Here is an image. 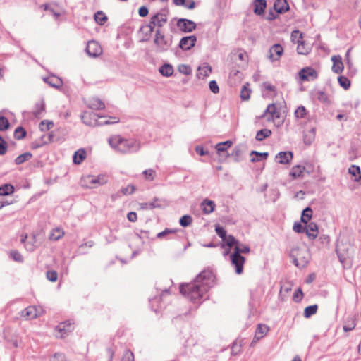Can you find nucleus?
<instances>
[{"mask_svg":"<svg viewBox=\"0 0 361 361\" xmlns=\"http://www.w3.org/2000/svg\"><path fill=\"white\" fill-rule=\"evenodd\" d=\"M26 135V131L23 127H18L14 131V137L17 140H21Z\"/></svg>","mask_w":361,"mask_h":361,"instance_id":"a18cd8bd","label":"nucleus"},{"mask_svg":"<svg viewBox=\"0 0 361 361\" xmlns=\"http://www.w3.org/2000/svg\"><path fill=\"white\" fill-rule=\"evenodd\" d=\"M231 261L233 266L235 267V273L240 274L243 271V265L245 262V259L241 255H238V252H233L231 255Z\"/></svg>","mask_w":361,"mask_h":361,"instance_id":"6e6552de","label":"nucleus"},{"mask_svg":"<svg viewBox=\"0 0 361 361\" xmlns=\"http://www.w3.org/2000/svg\"><path fill=\"white\" fill-rule=\"evenodd\" d=\"M215 231H216L217 235L223 240H226V231H225V229L223 227H221L220 226H216Z\"/></svg>","mask_w":361,"mask_h":361,"instance_id":"4d7b16f0","label":"nucleus"},{"mask_svg":"<svg viewBox=\"0 0 361 361\" xmlns=\"http://www.w3.org/2000/svg\"><path fill=\"white\" fill-rule=\"evenodd\" d=\"M173 68L171 64L166 63L159 68V72L163 76L169 77L173 73Z\"/></svg>","mask_w":361,"mask_h":361,"instance_id":"c85d7f7f","label":"nucleus"},{"mask_svg":"<svg viewBox=\"0 0 361 361\" xmlns=\"http://www.w3.org/2000/svg\"><path fill=\"white\" fill-rule=\"evenodd\" d=\"M135 190V187L133 185H128L126 187L122 188L121 192L123 195H128L132 194Z\"/></svg>","mask_w":361,"mask_h":361,"instance_id":"13d9d810","label":"nucleus"},{"mask_svg":"<svg viewBox=\"0 0 361 361\" xmlns=\"http://www.w3.org/2000/svg\"><path fill=\"white\" fill-rule=\"evenodd\" d=\"M306 109L303 106H299L295 111V116L298 118H302L306 115Z\"/></svg>","mask_w":361,"mask_h":361,"instance_id":"864d4df0","label":"nucleus"},{"mask_svg":"<svg viewBox=\"0 0 361 361\" xmlns=\"http://www.w3.org/2000/svg\"><path fill=\"white\" fill-rule=\"evenodd\" d=\"M112 148L122 154L137 152L140 149V143L135 139H125L120 135H114L109 139Z\"/></svg>","mask_w":361,"mask_h":361,"instance_id":"f03ea898","label":"nucleus"},{"mask_svg":"<svg viewBox=\"0 0 361 361\" xmlns=\"http://www.w3.org/2000/svg\"><path fill=\"white\" fill-rule=\"evenodd\" d=\"M226 245L229 247H231L233 245L236 246L237 245H238V240H236V239L233 235H228V237H226Z\"/></svg>","mask_w":361,"mask_h":361,"instance_id":"0e129e2a","label":"nucleus"},{"mask_svg":"<svg viewBox=\"0 0 361 361\" xmlns=\"http://www.w3.org/2000/svg\"><path fill=\"white\" fill-rule=\"evenodd\" d=\"M356 326L355 319H351L350 321H348L346 324L343 326V330L345 331H350L353 330Z\"/></svg>","mask_w":361,"mask_h":361,"instance_id":"e2e57ef3","label":"nucleus"},{"mask_svg":"<svg viewBox=\"0 0 361 361\" xmlns=\"http://www.w3.org/2000/svg\"><path fill=\"white\" fill-rule=\"evenodd\" d=\"M14 192V188L11 184H4L0 186V195L5 196L12 194Z\"/></svg>","mask_w":361,"mask_h":361,"instance_id":"e433bc0d","label":"nucleus"},{"mask_svg":"<svg viewBox=\"0 0 361 361\" xmlns=\"http://www.w3.org/2000/svg\"><path fill=\"white\" fill-rule=\"evenodd\" d=\"M87 114L82 115L81 118L83 123L87 126H103V125H109L113 123H117L119 122V118L117 117H110L109 119L105 120L104 121H99L98 118H102L104 116H99L96 113H92L90 114L89 116L90 118H92L94 120V122L92 121H87L85 119L87 118Z\"/></svg>","mask_w":361,"mask_h":361,"instance_id":"39448f33","label":"nucleus"},{"mask_svg":"<svg viewBox=\"0 0 361 361\" xmlns=\"http://www.w3.org/2000/svg\"><path fill=\"white\" fill-rule=\"evenodd\" d=\"M122 361H134V354L130 350H125Z\"/></svg>","mask_w":361,"mask_h":361,"instance_id":"5fc2aeb1","label":"nucleus"},{"mask_svg":"<svg viewBox=\"0 0 361 361\" xmlns=\"http://www.w3.org/2000/svg\"><path fill=\"white\" fill-rule=\"evenodd\" d=\"M251 159H250V161L251 162H257V161H259L262 159H267V158L269 156V153L268 152H258L257 151H252L250 154Z\"/></svg>","mask_w":361,"mask_h":361,"instance_id":"a878e982","label":"nucleus"},{"mask_svg":"<svg viewBox=\"0 0 361 361\" xmlns=\"http://www.w3.org/2000/svg\"><path fill=\"white\" fill-rule=\"evenodd\" d=\"M250 249L249 246L244 245H240L239 243H238V245H237L235 247V249H234V252H238V255H240L241 253H243V254L248 253L250 252Z\"/></svg>","mask_w":361,"mask_h":361,"instance_id":"09e8293b","label":"nucleus"},{"mask_svg":"<svg viewBox=\"0 0 361 361\" xmlns=\"http://www.w3.org/2000/svg\"><path fill=\"white\" fill-rule=\"evenodd\" d=\"M338 81L339 85L345 90H348L350 86V81L345 76H339L338 78Z\"/></svg>","mask_w":361,"mask_h":361,"instance_id":"79ce46f5","label":"nucleus"},{"mask_svg":"<svg viewBox=\"0 0 361 361\" xmlns=\"http://www.w3.org/2000/svg\"><path fill=\"white\" fill-rule=\"evenodd\" d=\"M274 9L277 13H284L290 9V6L286 0H276Z\"/></svg>","mask_w":361,"mask_h":361,"instance_id":"f3484780","label":"nucleus"},{"mask_svg":"<svg viewBox=\"0 0 361 361\" xmlns=\"http://www.w3.org/2000/svg\"><path fill=\"white\" fill-rule=\"evenodd\" d=\"M250 90L245 85L243 87L240 91V97L242 100L246 101L248 100L250 97Z\"/></svg>","mask_w":361,"mask_h":361,"instance_id":"3c124183","label":"nucleus"},{"mask_svg":"<svg viewBox=\"0 0 361 361\" xmlns=\"http://www.w3.org/2000/svg\"><path fill=\"white\" fill-rule=\"evenodd\" d=\"M244 152L245 146L238 145L235 147L231 153V156L235 162H239L242 160V155Z\"/></svg>","mask_w":361,"mask_h":361,"instance_id":"b1692460","label":"nucleus"},{"mask_svg":"<svg viewBox=\"0 0 361 361\" xmlns=\"http://www.w3.org/2000/svg\"><path fill=\"white\" fill-rule=\"evenodd\" d=\"M293 231L298 233H304L305 226L304 227L300 223L295 222L293 225Z\"/></svg>","mask_w":361,"mask_h":361,"instance_id":"338daca9","label":"nucleus"},{"mask_svg":"<svg viewBox=\"0 0 361 361\" xmlns=\"http://www.w3.org/2000/svg\"><path fill=\"white\" fill-rule=\"evenodd\" d=\"M305 169V166L296 165L292 168L290 172V175L294 178L301 177L302 176V173L304 172Z\"/></svg>","mask_w":361,"mask_h":361,"instance_id":"7c9ffc66","label":"nucleus"},{"mask_svg":"<svg viewBox=\"0 0 361 361\" xmlns=\"http://www.w3.org/2000/svg\"><path fill=\"white\" fill-rule=\"evenodd\" d=\"M45 110V104L43 100L36 103L35 109L33 112L34 116L36 118H39L41 114Z\"/></svg>","mask_w":361,"mask_h":361,"instance_id":"4c0bfd02","label":"nucleus"},{"mask_svg":"<svg viewBox=\"0 0 361 361\" xmlns=\"http://www.w3.org/2000/svg\"><path fill=\"white\" fill-rule=\"evenodd\" d=\"M312 216V209L310 207H306L303 209L301 215V221L305 224H308Z\"/></svg>","mask_w":361,"mask_h":361,"instance_id":"72a5a7b5","label":"nucleus"},{"mask_svg":"<svg viewBox=\"0 0 361 361\" xmlns=\"http://www.w3.org/2000/svg\"><path fill=\"white\" fill-rule=\"evenodd\" d=\"M233 142L230 140H227L224 142L217 143L215 146L216 149L219 153L226 152L229 147H231Z\"/></svg>","mask_w":361,"mask_h":361,"instance_id":"f704fd0d","label":"nucleus"},{"mask_svg":"<svg viewBox=\"0 0 361 361\" xmlns=\"http://www.w3.org/2000/svg\"><path fill=\"white\" fill-rule=\"evenodd\" d=\"M314 97L321 102L326 103L328 102V96L322 90H318L314 93Z\"/></svg>","mask_w":361,"mask_h":361,"instance_id":"37998d69","label":"nucleus"},{"mask_svg":"<svg viewBox=\"0 0 361 361\" xmlns=\"http://www.w3.org/2000/svg\"><path fill=\"white\" fill-rule=\"evenodd\" d=\"M293 154L291 152H281L278 153L276 158H279V163L282 164H288L293 159Z\"/></svg>","mask_w":361,"mask_h":361,"instance_id":"5701e85b","label":"nucleus"},{"mask_svg":"<svg viewBox=\"0 0 361 361\" xmlns=\"http://www.w3.org/2000/svg\"><path fill=\"white\" fill-rule=\"evenodd\" d=\"M145 178L147 180H153L155 178L156 171L152 169H146L142 172Z\"/></svg>","mask_w":361,"mask_h":361,"instance_id":"de8ad7c7","label":"nucleus"},{"mask_svg":"<svg viewBox=\"0 0 361 361\" xmlns=\"http://www.w3.org/2000/svg\"><path fill=\"white\" fill-rule=\"evenodd\" d=\"M269 53L271 61H278L283 54V48L280 44H275L270 47Z\"/></svg>","mask_w":361,"mask_h":361,"instance_id":"ddd939ff","label":"nucleus"},{"mask_svg":"<svg viewBox=\"0 0 361 361\" xmlns=\"http://www.w3.org/2000/svg\"><path fill=\"white\" fill-rule=\"evenodd\" d=\"M178 70L180 73H182L186 75L190 74V73H191L190 68L188 66L185 65V64L180 65L178 67Z\"/></svg>","mask_w":361,"mask_h":361,"instance_id":"774afa93","label":"nucleus"},{"mask_svg":"<svg viewBox=\"0 0 361 361\" xmlns=\"http://www.w3.org/2000/svg\"><path fill=\"white\" fill-rule=\"evenodd\" d=\"M8 145L6 142L0 136V155H4L7 152Z\"/></svg>","mask_w":361,"mask_h":361,"instance_id":"bf43d9fd","label":"nucleus"},{"mask_svg":"<svg viewBox=\"0 0 361 361\" xmlns=\"http://www.w3.org/2000/svg\"><path fill=\"white\" fill-rule=\"evenodd\" d=\"M197 38L195 35L186 36L183 37L179 42V47L184 50H190L195 45Z\"/></svg>","mask_w":361,"mask_h":361,"instance_id":"4468645a","label":"nucleus"},{"mask_svg":"<svg viewBox=\"0 0 361 361\" xmlns=\"http://www.w3.org/2000/svg\"><path fill=\"white\" fill-rule=\"evenodd\" d=\"M64 235V231L60 228L53 229L49 234V239L51 240H58Z\"/></svg>","mask_w":361,"mask_h":361,"instance_id":"2f4dec72","label":"nucleus"},{"mask_svg":"<svg viewBox=\"0 0 361 361\" xmlns=\"http://www.w3.org/2000/svg\"><path fill=\"white\" fill-rule=\"evenodd\" d=\"M348 173L355 176V181L358 182L361 180V171L360 166L357 165H351L348 169Z\"/></svg>","mask_w":361,"mask_h":361,"instance_id":"cd10ccee","label":"nucleus"},{"mask_svg":"<svg viewBox=\"0 0 361 361\" xmlns=\"http://www.w3.org/2000/svg\"><path fill=\"white\" fill-rule=\"evenodd\" d=\"M291 40L298 44V39L302 40V34L299 30H294L291 33Z\"/></svg>","mask_w":361,"mask_h":361,"instance_id":"6e6d98bb","label":"nucleus"},{"mask_svg":"<svg viewBox=\"0 0 361 361\" xmlns=\"http://www.w3.org/2000/svg\"><path fill=\"white\" fill-rule=\"evenodd\" d=\"M317 309H318L317 305H312L307 306V307L305 308L304 317L305 318L310 317L313 314H316Z\"/></svg>","mask_w":361,"mask_h":361,"instance_id":"58836bf2","label":"nucleus"},{"mask_svg":"<svg viewBox=\"0 0 361 361\" xmlns=\"http://www.w3.org/2000/svg\"><path fill=\"white\" fill-rule=\"evenodd\" d=\"M39 315V310L35 306H30L21 311V317L26 319H33Z\"/></svg>","mask_w":361,"mask_h":361,"instance_id":"dca6fc26","label":"nucleus"},{"mask_svg":"<svg viewBox=\"0 0 361 361\" xmlns=\"http://www.w3.org/2000/svg\"><path fill=\"white\" fill-rule=\"evenodd\" d=\"M309 252L306 248L295 247L291 250L290 256L294 264L299 267H305L309 262Z\"/></svg>","mask_w":361,"mask_h":361,"instance_id":"20e7f679","label":"nucleus"},{"mask_svg":"<svg viewBox=\"0 0 361 361\" xmlns=\"http://www.w3.org/2000/svg\"><path fill=\"white\" fill-rule=\"evenodd\" d=\"M192 221V219L190 215H184L180 219L179 223L183 227H187L191 224Z\"/></svg>","mask_w":361,"mask_h":361,"instance_id":"49530a36","label":"nucleus"},{"mask_svg":"<svg viewBox=\"0 0 361 361\" xmlns=\"http://www.w3.org/2000/svg\"><path fill=\"white\" fill-rule=\"evenodd\" d=\"M297 51L299 54H307L308 53V49L305 47L303 41L298 39Z\"/></svg>","mask_w":361,"mask_h":361,"instance_id":"8fccbe9b","label":"nucleus"},{"mask_svg":"<svg viewBox=\"0 0 361 361\" xmlns=\"http://www.w3.org/2000/svg\"><path fill=\"white\" fill-rule=\"evenodd\" d=\"M86 157V152L84 149H80L74 153L73 162L76 164H81Z\"/></svg>","mask_w":361,"mask_h":361,"instance_id":"bb28decb","label":"nucleus"},{"mask_svg":"<svg viewBox=\"0 0 361 361\" xmlns=\"http://www.w3.org/2000/svg\"><path fill=\"white\" fill-rule=\"evenodd\" d=\"M32 157V154L30 152L23 153L19 156H18L15 159V163L17 165L21 164L25 161L29 160Z\"/></svg>","mask_w":361,"mask_h":361,"instance_id":"ea45409f","label":"nucleus"},{"mask_svg":"<svg viewBox=\"0 0 361 361\" xmlns=\"http://www.w3.org/2000/svg\"><path fill=\"white\" fill-rule=\"evenodd\" d=\"M300 78L304 81L314 80L318 77L317 71L312 67H305L299 72Z\"/></svg>","mask_w":361,"mask_h":361,"instance_id":"9b49d317","label":"nucleus"},{"mask_svg":"<svg viewBox=\"0 0 361 361\" xmlns=\"http://www.w3.org/2000/svg\"><path fill=\"white\" fill-rule=\"evenodd\" d=\"M11 256L13 259L16 262H22L23 261V257L20 252L16 250H13L11 252Z\"/></svg>","mask_w":361,"mask_h":361,"instance_id":"680f3d73","label":"nucleus"},{"mask_svg":"<svg viewBox=\"0 0 361 361\" xmlns=\"http://www.w3.org/2000/svg\"><path fill=\"white\" fill-rule=\"evenodd\" d=\"M53 126L54 123L52 121L44 120L39 123V128L42 131H47L51 128Z\"/></svg>","mask_w":361,"mask_h":361,"instance_id":"c03bdc74","label":"nucleus"},{"mask_svg":"<svg viewBox=\"0 0 361 361\" xmlns=\"http://www.w3.org/2000/svg\"><path fill=\"white\" fill-rule=\"evenodd\" d=\"M94 20L99 25H104L107 20V17L102 11H98L94 14Z\"/></svg>","mask_w":361,"mask_h":361,"instance_id":"a19ab883","label":"nucleus"},{"mask_svg":"<svg viewBox=\"0 0 361 361\" xmlns=\"http://www.w3.org/2000/svg\"><path fill=\"white\" fill-rule=\"evenodd\" d=\"M215 208V203L214 201L205 199L201 203V209L204 214H209L212 213Z\"/></svg>","mask_w":361,"mask_h":361,"instance_id":"4be33fe9","label":"nucleus"},{"mask_svg":"<svg viewBox=\"0 0 361 361\" xmlns=\"http://www.w3.org/2000/svg\"><path fill=\"white\" fill-rule=\"evenodd\" d=\"M159 200L154 198L152 202L141 203L140 207L143 209H152L154 208L161 207V205L157 203Z\"/></svg>","mask_w":361,"mask_h":361,"instance_id":"c9c22d12","label":"nucleus"},{"mask_svg":"<svg viewBox=\"0 0 361 361\" xmlns=\"http://www.w3.org/2000/svg\"><path fill=\"white\" fill-rule=\"evenodd\" d=\"M269 328L267 326L264 324H258L256 329L255 339L259 340L262 338L268 331Z\"/></svg>","mask_w":361,"mask_h":361,"instance_id":"c756f323","label":"nucleus"},{"mask_svg":"<svg viewBox=\"0 0 361 361\" xmlns=\"http://www.w3.org/2000/svg\"><path fill=\"white\" fill-rule=\"evenodd\" d=\"M43 80L47 83L49 86L59 89L63 85V81L60 78L51 75L47 78H44Z\"/></svg>","mask_w":361,"mask_h":361,"instance_id":"412c9836","label":"nucleus"},{"mask_svg":"<svg viewBox=\"0 0 361 361\" xmlns=\"http://www.w3.org/2000/svg\"><path fill=\"white\" fill-rule=\"evenodd\" d=\"M73 329V325L70 322H62L56 327V331L59 333L56 336L61 338H64L66 335H67L68 333L71 332Z\"/></svg>","mask_w":361,"mask_h":361,"instance_id":"2eb2a0df","label":"nucleus"},{"mask_svg":"<svg viewBox=\"0 0 361 361\" xmlns=\"http://www.w3.org/2000/svg\"><path fill=\"white\" fill-rule=\"evenodd\" d=\"M331 61H333V72L337 74L341 73L343 70V63L341 57L339 55L333 56L331 57Z\"/></svg>","mask_w":361,"mask_h":361,"instance_id":"aec40b11","label":"nucleus"},{"mask_svg":"<svg viewBox=\"0 0 361 361\" xmlns=\"http://www.w3.org/2000/svg\"><path fill=\"white\" fill-rule=\"evenodd\" d=\"M86 52L90 56L97 57L102 54V50L98 42L92 40L87 43Z\"/></svg>","mask_w":361,"mask_h":361,"instance_id":"f8f14e48","label":"nucleus"},{"mask_svg":"<svg viewBox=\"0 0 361 361\" xmlns=\"http://www.w3.org/2000/svg\"><path fill=\"white\" fill-rule=\"evenodd\" d=\"M214 276L210 269H204L190 283L181 284L180 292L194 303H198L214 285Z\"/></svg>","mask_w":361,"mask_h":361,"instance_id":"f257e3e1","label":"nucleus"},{"mask_svg":"<svg viewBox=\"0 0 361 361\" xmlns=\"http://www.w3.org/2000/svg\"><path fill=\"white\" fill-rule=\"evenodd\" d=\"M168 9L163 8L151 17L152 20L154 21V23L157 27V29L160 30V28L163 27L164 24L166 23L168 20Z\"/></svg>","mask_w":361,"mask_h":361,"instance_id":"1a4fd4ad","label":"nucleus"},{"mask_svg":"<svg viewBox=\"0 0 361 361\" xmlns=\"http://www.w3.org/2000/svg\"><path fill=\"white\" fill-rule=\"evenodd\" d=\"M107 181V178L104 175H99L97 176L88 175L82 178L81 184L84 187L93 188H96L97 185H102L106 183Z\"/></svg>","mask_w":361,"mask_h":361,"instance_id":"423d86ee","label":"nucleus"},{"mask_svg":"<svg viewBox=\"0 0 361 361\" xmlns=\"http://www.w3.org/2000/svg\"><path fill=\"white\" fill-rule=\"evenodd\" d=\"M267 115H269V117L267 118L268 121H272L274 122H276L278 124L283 123V120L281 118V115L280 111L276 108L275 104H270L267 107L264 114L260 116V118H264Z\"/></svg>","mask_w":361,"mask_h":361,"instance_id":"0eeeda50","label":"nucleus"},{"mask_svg":"<svg viewBox=\"0 0 361 361\" xmlns=\"http://www.w3.org/2000/svg\"><path fill=\"white\" fill-rule=\"evenodd\" d=\"M305 233L311 239H315L318 235V226L316 223L310 222L305 226Z\"/></svg>","mask_w":361,"mask_h":361,"instance_id":"a211bd4d","label":"nucleus"},{"mask_svg":"<svg viewBox=\"0 0 361 361\" xmlns=\"http://www.w3.org/2000/svg\"><path fill=\"white\" fill-rule=\"evenodd\" d=\"M209 87L210 90L214 93L216 94L219 91V85L217 82L215 80H212L209 82Z\"/></svg>","mask_w":361,"mask_h":361,"instance_id":"69168bd1","label":"nucleus"},{"mask_svg":"<svg viewBox=\"0 0 361 361\" xmlns=\"http://www.w3.org/2000/svg\"><path fill=\"white\" fill-rule=\"evenodd\" d=\"M254 13L257 16H262L264 13V10L267 8L266 0H254L253 1Z\"/></svg>","mask_w":361,"mask_h":361,"instance_id":"6ab92c4d","label":"nucleus"},{"mask_svg":"<svg viewBox=\"0 0 361 361\" xmlns=\"http://www.w3.org/2000/svg\"><path fill=\"white\" fill-rule=\"evenodd\" d=\"M172 37H166L159 29L155 30L154 38L153 40L155 52L163 53L170 49L172 44Z\"/></svg>","mask_w":361,"mask_h":361,"instance_id":"7ed1b4c3","label":"nucleus"},{"mask_svg":"<svg viewBox=\"0 0 361 361\" xmlns=\"http://www.w3.org/2000/svg\"><path fill=\"white\" fill-rule=\"evenodd\" d=\"M47 278L51 282H55L58 278V274L56 271H48L47 272Z\"/></svg>","mask_w":361,"mask_h":361,"instance_id":"052dcab7","label":"nucleus"},{"mask_svg":"<svg viewBox=\"0 0 361 361\" xmlns=\"http://www.w3.org/2000/svg\"><path fill=\"white\" fill-rule=\"evenodd\" d=\"M177 26L184 32H191L196 28L195 23L186 18H180L177 22Z\"/></svg>","mask_w":361,"mask_h":361,"instance_id":"9d476101","label":"nucleus"},{"mask_svg":"<svg viewBox=\"0 0 361 361\" xmlns=\"http://www.w3.org/2000/svg\"><path fill=\"white\" fill-rule=\"evenodd\" d=\"M271 133H271V130L267 129V128H264V129H262V130L257 131L255 138L257 141H262L265 138L271 136Z\"/></svg>","mask_w":361,"mask_h":361,"instance_id":"473e14b6","label":"nucleus"},{"mask_svg":"<svg viewBox=\"0 0 361 361\" xmlns=\"http://www.w3.org/2000/svg\"><path fill=\"white\" fill-rule=\"evenodd\" d=\"M10 123L4 116H0V131H4L9 128Z\"/></svg>","mask_w":361,"mask_h":361,"instance_id":"603ef678","label":"nucleus"},{"mask_svg":"<svg viewBox=\"0 0 361 361\" xmlns=\"http://www.w3.org/2000/svg\"><path fill=\"white\" fill-rule=\"evenodd\" d=\"M87 106L92 109L99 110L105 107L104 103L97 98H92L89 100Z\"/></svg>","mask_w":361,"mask_h":361,"instance_id":"393cba45","label":"nucleus"}]
</instances>
